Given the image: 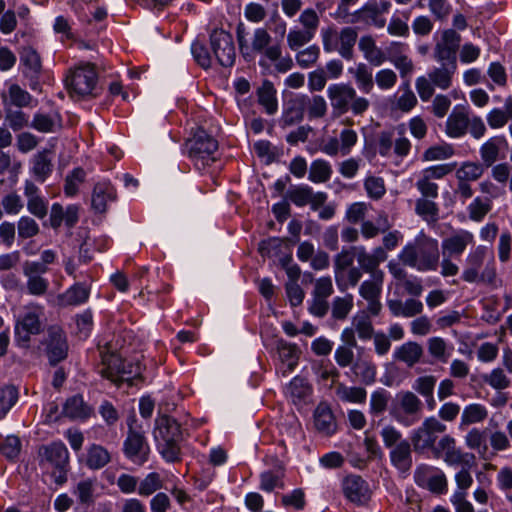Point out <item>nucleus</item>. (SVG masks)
Listing matches in <instances>:
<instances>
[{"label":"nucleus","instance_id":"f257e3e1","mask_svg":"<svg viewBox=\"0 0 512 512\" xmlns=\"http://www.w3.org/2000/svg\"><path fill=\"white\" fill-rule=\"evenodd\" d=\"M398 258L404 266L418 272H435L441 268L439 242L424 231L402 248Z\"/></svg>","mask_w":512,"mask_h":512},{"label":"nucleus","instance_id":"f03ea898","mask_svg":"<svg viewBox=\"0 0 512 512\" xmlns=\"http://www.w3.org/2000/svg\"><path fill=\"white\" fill-rule=\"evenodd\" d=\"M461 279L467 283L494 284L497 271L493 251L485 245L473 247L465 257Z\"/></svg>","mask_w":512,"mask_h":512},{"label":"nucleus","instance_id":"7ed1b4c3","mask_svg":"<svg viewBox=\"0 0 512 512\" xmlns=\"http://www.w3.org/2000/svg\"><path fill=\"white\" fill-rule=\"evenodd\" d=\"M475 244L473 232L466 229L453 230L441 241L442 259L440 275L444 278L456 276L460 268L452 257H460L468 247Z\"/></svg>","mask_w":512,"mask_h":512},{"label":"nucleus","instance_id":"20e7f679","mask_svg":"<svg viewBox=\"0 0 512 512\" xmlns=\"http://www.w3.org/2000/svg\"><path fill=\"white\" fill-rule=\"evenodd\" d=\"M439 66L429 70L426 76H419L415 81V88L423 102L429 101L435 93V88L448 90L453 83L454 75L457 72V62L436 61Z\"/></svg>","mask_w":512,"mask_h":512},{"label":"nucleus","instance_id":"39448f33","mask_svg":"<svg viewBox=\"0 0 512 512\" xmlns=\"http://www.w3.org/2000/svg\"><path fill=\"white\" fill-rule=\"evenodd\" d=\"M238 43L244 58H250L253 54H261L260 66H266V60H276L279 57L280 44H273V38L265 28L254 30L250 44L247 43L243 33L238 32Z\"/></svg>","mask_w":512,"mask_h":512},{"label":"nucleus","instance_id":"423d86ee","mask_svg":"<svg viewBox=\"0 0 512 512\" xmlns=\"http://www.w3.org/2000/svg\"><path fill=\"white\" fill-rule=\"evenodd\" d=\"M98 76L95 67L90 64H82L75 67L67 75L65 83L69 95L76 100L94 96L97 87Z\"/></svg>","mask_w":512,"mask_h":512},{"label":"nucleus","instance_id":"0eeeda50","mask_svg":"<svg viewBox=\"0 0 512 512\" xmlns=\"http://www.w3.org/2000/svg\"><path fill=\"white\" fill-rule=\"evenodd\" d=\"M422 402L411 391H402L396 395L390 408L391 417L399 424L410 427L421 419Z\"/></svg>","mask_w":512,"mask_h":512},{"label":"nucleus","instance_id":"6e6552de","mask_svg":"<svg viewBox=\"0 0 512 512\" xmlns=\"http://www.w3.org/2000/svg\"><path fill=\"white\" fill-rule=\"evenodd\" d=\"M307 106L309 119L322 118L327 112V103L320 95H315L309 98L306 95H300L293 101L291 107L285 117L284 122L287 125H292L300 122L304 117V107Z\"/></svg>","mask_w":512,"mask_h":512},{"label":"nucleus","instance_id":"1a4fd4ad","mask_svg":"<svg viewBox=\"0 0 512 512\" xmlns=\"http://www.w3.org/2000/svg\"><path fill=\"white\" fill-rule=\"evenodd\" d=\"M101 358L103 365L101 374L112 382H131L133 378L140 375L139 365H130V370L126 371L121 356L108 348L101 351Z\"/></svg>","mask_w":512,"mask_h":512},{"label":"nucleus","instance_id":"9d476101","mask_svg":"<svg viewBox=\"0 0 512 512\" xmlns=\"http://www.w3.org/2000/svg\"><path fill=\"white\" fill-rule=\"evenodd\" d=\"M436 457H443L444 462L452 467H474L475 455L463 452L456 447L455 439L450 435H444L434 448Z\"/></svg>","mask_w":512,"mask_h":512},{"label":"nucleus","instance_id":"9b49d317","mask_svg":"<svg viewBox=\"0 0 512 512\" xmlns=\"http://www.w3.org/2000/svg\"><path fill=\"white\" fill-rule=\"evenodd\" d=\"M189 157L195 162V165L206 166L210 161L215 160V152L218 149V143L205 131H198L194 137L187 142Z\"/></svg>","mask_w":512,"mask_h":512},{"label":"nucleus","instance_id":"f8f14e48","mask_svg":"<svg viewBox=\"0 0 512 512\" xmlns=\"http://www.w3.org/2000/svg\"><path fill=\"white\" fill-rule=\"evenodd\" d=\"M446 430V425L435 417L426 418L421 426L415 429L411 435V441L416 451H424L437 446L438 435Z\"/></svg>","mask_w":512,"mask_h":512},{"label":"nucleus","instance_id":"ddd939ff","mask_svg":"<svg viewBox=\"0 0 512 512\" xmlns=\"http://www.w3.org/2000/svg\"><path fill=\"white\" fill-rule=\"evenodd\" d=\"M383 280L384 273L376 272L359 286V295L363 300L367 301L366 310L372 316H377L382 308L380 296Z\"/></svg>","mask_w":512,"mask_h":512},{"label":"nucleus","instance_id":"4468645a","mask_svg":"<svg viewBox=\"0 0 512 512\" xmlns=\"http://www.w3.org/2000/svg\"><path fill=\"white\" fill-rule=\"evenodd\" d=\"M210 45L218 63L223 67L234 64L236 53L232 36L224 30H214L210 35Z\"/></svg>","mask_w":512,"mask_h":512},{"label":"nucleus","instance_id":"2eb2a0df","mask_svg":"<svg viewBox=\"0 0 512 512\" xmlns=\"http://www.w3.org/2000/svg\"><path fill=\"white\" fill-rule=\"evenodd\" d=\"M324 50L338 51L343 57H352V29L346 27L338 35L332 28L322 31Z\"/></svg>","mask_w":512,"mask_h":512},{"label":"nucleus","instance_id":"dca6fc26","mask_svg":"<svg viewBox=\"0 0 512 512\" xmlns=\"http://www.w3.org/2000/svg\"><path fill=\"white\" fill-rule=\"evenodd\" d=\"M461 36L454 29H446L441 33L433 50L435 61L457 62V50L459 49Z\"/></svg>","mask_w":512,"mask_h":512},{"label":"nucleus","instance_id":"f3484780","mask_svg":"<svg viewBox=\"0 0 512 512\" xmlns=\"http://www.w3.org/2000/svg\"><path fill=\"white\" fill-rule=\"evenodd\" d=\"M40 314L41 309L36 307L27 311L22 318L18 319L15 326V337L19 345L27 346L31 335L40 333Z\"/></svg>","mask_w":512,"mask_h":512},{"label":"nucleus","instance_id":"a211bd4d","mask_svg":"<svg viewBox=\"0 0 512 512\" xmlns=\"http://www.w3.org/2000/svg\"><path fill=\"white\" fill-rule=\"evenodd\" d=\"M124 453L136 464H143L149 453V446L143 434L130 425L128 436L124 442Z\"/></svg>","mask_w":512,"mask_h":512},{"label":"nucleus","instance_id":"6ab92c4d","mask_svg":"<svg viewBox=\"0 0 512 512\" xmlns=\"http://www.w3.org/2000/svg\"><path fill=\"white\" fill-rule=\"evenodd\" d=\"M327 95L330 99L333 114L341 116L349 110L352 101V88L348 84H333L328 87Z\"/></svg>","mask_w":512,"mask_h":512},{"label":"nucleus","instance_id":"aec40b11","mask_svg":"<svg viewBox=\"0 0 512 512\" xmlns=\"http://www.w3.org/2000/svg\"><path fill=\"white\" fill-rule=\"evenodd\" d=\"M40 461L43 465L64 468L68 462V451L63 443L55 442L39 449Z\"/></svg>","mask_w":512,"mask_h":512},{"label":"nucleus","instance_id":"412c9836","mask_svg":"<svg viewBox=\"0 0 512 512\" xmlns=\"http://www.w3.org/2000/svg\"><path fill=\"white\" fill-rule=\"evenodd\" d=\"M334 262L336 282L342 290H346L352 285V253L344 248Z\"/></svg>","mask_w":512,"mask_h":512},{"label":"nucleus","instance_id":"4be33fe9","mask_svg":"<svg viewBox=\"0 0 512 512\" xmlns=\"http://www.w3.org/2000/svg\"><path fill=\"white\" fill-rule=\"evenodd\" d=\"M24 195L27 198V210L39 219L46 217L48 202L39 194V188L32 181H25Z\"/></svg>","mask_w":512,"mask_h":512},{"label":"nucleus","instance_id":"5701e85b","mask_svg":"<svg viewBox=\"0 0 512 512\" xmlns=\"http://www.w3.org/2000/svg\"><path fill=\"white\" fill-rule=\"evenodd\" d=\"M48 334V357L52 364H56L66 357L68 346L63 331L59 327H51Z\"/></svg>","mask_w":512,"mask_h":512},{"label":"nucleus","instance_id":"b1692460","mask_svg":"<svg viewBox=\"0 0 512 512\" xmlns=\"http://www.w3.org/2000/svg\"><path fill=\"white\" fill-rule=\"evenodd\" d=\"M154 436L162 442L179 441L181 438L180 425L169 416H159L156 419Z\"/></svg>","mask_w":512,"mask_h":512},{"label":"nucleus","instance_id":"393cba45","mask_svg":"<svg viewBox=\"0 0 512 512\" xmlns=\"http://www.w3.org/2000/svg\"><path fill=\"white\" fill-rule=\"evenodd\" d=\"M507 145L504 136H494L488 139L479 150L482 164L485 167H491L499 159L501 150L505 149Z\"/></svg>","mask_w":512,"mask_h":512},{"label":"nucleus","instance_id":"a878e982","mask_svg":"<svg viewBox=\"0 0 512 512\" xmlns=\"http://www.w3.org/2000/svg\"><path fill=\"white\" fill-rule=\"evenodd\" d=\"M358 264L362 270L371 275L376 272H382L378 269L381 262L387 258L386 252L383 248L378 247L372 253H367L364 249H358L356 252Z\"/></svg>","mask_w":512,"mask_h":512},{"label":"nucleus","instance_id":"bb28decb","mask_svg":"<svg viewBox=\"0 0 512 512\" xmlns=\"http://www.w3.org/2000/svg\"><path fill=\"white\" fill-rule=\"evenodd\" d=\"M469 126V118L465 110L456 106L446 121V134L451 138L465 135Z\"/></svg>","mask_w":512,"mask_h":512},{"label":"nucleus","instance_id":"cd10ccee","mask_svg":"<svg viewBox=\"0 0 512 512\" xmlns=\"http://www.w3.org/2000/svg\"><path fill=\"white\" fill-rule=\"evenodd\" d=\"M115 197V190L110 183L99 182L95 185L92 193V207L96 212L103 213L106 211L107 204L112 202Z\"/></svg>","mask_w":512,"mask_h":512},{"label":"nucleus","instance_id":"c85d7f7f","mask_svg":"<svg viewBox=\"0 0 512 512\" xmlns=\"http://www.w3.org/2000/svg\"><path fill=\"white\" fill-rule=\"evenodd\" d=\"M315 428L324 435H330L336 430V422L331 408L326 403H320L314 412Z\"/></svg>","mask_w":512,"mask_h":512},{"label":"nucleus","instance_id":"c756f323","mask_svg":"<svg viewBox=\"0 0 512 512\" xmlns=\"http://www.w3.org/2000/svg\"><path fill=\"white\" fill-rule=\"evenodd\" d=\"M362 21L377 28H383L386 20L380 16V9L377 0L369 1L362 9L354 12V22Z\"/></svg>","mask_w":512,"mask_h":512},{"label":"nucleus","instance_id":"7c9ffc66","mask_svg":"<svg viewBox=\"0 0 512 512\" xmlns=\"http://www.w3.org/2000/svg\"><path fill=\"white\" fill-rule=\"evenodd\" d=\"M390 460L401 472H407L412 466L410 443L407 440L400 441L390 452Z\"/></svg>","mask_w":512,"mask_h":512},{"label":"nucleus","instance_id":"2f4dec72","mask_svg":"<svg viewBox=\"0 0 512 512\" xmlns=\"http://www.w3.org/2000/svg\"><path fill=\"white\" fill-rule=\"evenodd\" d=\"M364 58L373 66H380L386 61L385 53L376 46L371 36L361 37L358 43Z\"/></svg>","mask_w":512,"mask_h":512},{"label":"nucleus","instance_id":"473e14b6","mask_svg":"<svg viewBox=\"0 0 512 512\" xmlns=\"http://www.w3.org/2000/svg\"><path fill=\"white\" fill-rule=\"evenodd\" d=\"M512 119V96L506 97L503 108H493L486 116L487 123L492 129L503 128Z\"/></svg>","mask_w":512,"mask_h":512},{"label":"nucleus","instance_id":"72a5a7b5","mask_svg":"<svg viewBox=\"0 0 512 512\" xmlns=\"http://www.w3.org/2000/svg\"><path fill=\"white\" fill-rule=\"evenodd\" d=\"M422 355V346L412 341L402 344L394 351L395 360L405 363L408 367L418 363Z\"/></svg>","mask_w":512,"mask_h":512},{"label":"nucleus","instance_id":"f704fd0d","mask_svg":"<svg viewBox=\"0 0 512 512\" xmlns=\"http://www.w3.org/2000/svg\"><path fill=\"white\" fill-rule=\"evenodd\" d=\"M89 288L84 284H75L57 297L60 306H72L85 303L89 298Z\"/></svg>","mask_w":512,"mask_h":512},{"label":"nucleus","instance_id":"c9c22d12","mask_svg":"<svg viewBox=\"0 0 512 512\" xmlns=\"http://www.w3.org/2000/svg\"><path fill=\"white\" fill-rule=\"evenodd\" d=\"M481 380L484 384L497 391L508 389L511 386V378L508 376V373L500 367L482 374Z\"/></svg>","mask_w":512,"mask_h":512},{"label":"nucleus","instance_id":"e433bc0d","mask_svg":"<svg viewBox=\"0 0 512 512\" xmlns=\"http://www.w3.org/2000/svg\"><path fill=\"white\" fill-rule=\"evenodd\" d=\"M63 413L71 419H84L90 415L91 409L84 403L81 396L75 395L67 399L63 407Z\"/></svg>","mask_w":512,"mask_h":512},{"label":"nucleus","instance_id":"4c0bfd02","mask_svg":"<svg viewBox=\"0 0 512 512\" xmlns=\"http://www.w3.org/2000/svg\"><path fill=\"white\" fill-rule=\"evenodd\" d=\"M258 101L270 115L277 111L276 90L270 81H265L258 89Z\"/></svg>","mask_w":512,"mask_h":512},{"label":"nucleus","instance_id":"58836bf2","mask_svg":"<svg viewBox=\"0 0 512 512\" xmlns=\"http://www.w3.org/2000/svg\"><path fill=\"white\" fill-rule=\"evenodd\" d=\"M485 166L479 162L465 161L456 171L458 181L470 182L476 181L482 177Z\"/></svg>","mask_w":512,"mask_h":512},{"label":"nucleus","instance_id":"ea45409f","mask_svg":"<svg viewBox=\"0 0 512 512\" xmlns=\"http://www.w3.org/2000/svg\"><path fill=\"white\" fill-rule=\"evenodd\" d=\"M429 354L436 360L446 363L453 351L452 346H448L447 342L441 337H431L427 341Z\"/></svg>","mask_w":512,"mask_h":512},{"label":"nucleus","instance_id":"a19ab883","mask_svg":"<svg viewBox=\"0 0 512 512\" xmlns=\"http://www.w3.org/2000/svg\"><path fill=\"white\" fill-rule=\"evenodd\" d=\"M5 107L9 105H14L16 107H27L32 102V96L24 89H22L17 84H12L8 89V99L9 103L6 100V95H2Z\"/></svg>","mask_w":512,"mask_h":512},{"label":"nucleus","instance_id":"79ce46f5","mask_svg":"<svg viewBox=\"0 0 512 512\" xmlns=\"http://www.w3.org/2000/svg\"><path fill=\"white\" fill-rule=\"evenodd\" d=\"M415 212L426 222H436L438 220L439 208L431 198H419L415 203Z\"/></svg>","mask_w":512,"mask_h":512},{"label":"nucleus","instance_id":"37998d69","mask_svg":"<svg viewBox=\"0 0 512 512\" xmlns=\"http://www.w3.org/2000/svg\"><path fill=\"white\" fill-rule=\"evenodd\" d=\"M111 460L110 453L100 445H92L87 452L86 465L91 469H100Z\"/></svg>","mask_w":512,"mask_h":512},{"label":"nucleus","instance_id":"c03bdc74","mask_svg":"<svg viewBox=\"0 0 512 512\" xmlns=\"http://www.w3.org/2000/svg\"><path fill=\"white\" fill-rule=\"evenodd\" d=\"M354 375H356L365 384L374 382L376 367L370 357L360 356L357 363L354 364Z\"/></svg>","mask_w":512,"mask_h":512},{"label":"nucleus","instance_id":"a18cd8bd","mask_svg":"<svg viewBox=\"0 0 512 512\" xmlns=\"http://www.w3.org/2000/svg\"><path fill=\"white\" fill-rule=\"evenodd\" d=\"M492 209L489 198L476 197L467 207L470 220L481 222Z\"/></svg>","mask_w":512,"mask_h":512},{"label":"nucleus","instance_id":"49530a36","mask_svg":"<svg viewBox=\"0 0 512 512\" xmlns=\"http://www.w3.org/2000/svg\"><path fill=\"white\" fill-rule=\"evenodd\" d=\"M363 186L367 196L372 200H380L386 193L385 181L380 176L367 175Z\"/></svg>","mask_w":512,"mask_h":512},{"label":"nucleus","instance_id":"de8ad7c7","mask_svg":"<svg viewBox=\"0 0 512 512\" xmlns=\"http://www.w3.org/2000/svg\"><path fill=\"white\" fill-rule=\"evenodd\" d=\"M465 444L468 448L476 450L481 457H486L488 446L484 431L477 428L471 429L465 436Z\"/></svg>","mask_w":512,"mask_h":512},{"label":"nucleus","instance_id":"09e8293b","mask_svg":"<svg viewBox=\"0 0 512 512\" xmlns=\"http://www.w3.org/2000/svg\"><path fill=\"white\" fill-rule=\"evenodd\" d=\"M52 172V159L48 151L40 152L34 157L33 173L37 180L44 182Z\"/></svg>","mask_w":512,"mask_h":512},{"label":"nucleus","instance_id":"8fccbe9b","mask_svg":"<svg viewBox=\"0 0 512 512\" xmlns=\"http://www.w3.org/2000/svg\"><path fill=\"white\" fill-rule=\"evenodd\" d=\"M488 416L486 407L479 403L466 406L461 415V425H470L483 421Z\"/></svg>","mask_w":512,"mask_h":512},{"label":"nucleus","instance_id":"3c124183","mask_svg":"<svg viewBox=\"0 0 512 512\" xmlns=\"http://www.w3.org/2000/svg\"><path fill=\"white\" fill-rule=\"evenodd\" d=\"M320 57V48L317 45H310L298 50L295 55L297 65L302 69L314 66Z\"/></svg>","mask_w":512,"mask_h":512},{"label":"nucleus","instance_id":"603ef678","mask_svg":"<svg viewBox=\"0 0 512 512\" xmlns=\"http://www.w3.org/2000/svg\"><path fill=\"white\" fill-rule=\"evenodd\" d=\"M435 384L436 378L434 376L428 375L417 378L412 386V388L423 397L431 398V401H428V405L431 409H433L435 406V401L433 399Z\"/></svg>","mask_w":512,"mask_h":512},{"label":"nucleus","instance_id":"864d4df0","mask_svg":"<svg viewBox=\"0 0 512 512\" xmlns=\"http://www.w3.org/2000/svg\"><path fill=\"white\" fill-rule=\"evenodd\" d=\"M314 39L310 32L300 28H292L287 34V46L291 51H298Z\"/></svg>","mask_w":512,"mask_h":512},{"label":"nucleus","instance_id":"5fc2aeb1","mask_svg":"<svg viewBox=\"0 0 512 512\" xmlns=\"http://www.w3.org/2000/svg\"><path fill=\"white\" fill-rule=\"evenodd\" d=\"M455 150L450 144L434 145L426 149L423 153L424 161H439L451 158Z\"/></svg>","mask_w":512,"mask_h":512},{"label":"nucleus","instance_id":"6e6d98bb","mask_svg":"<svg viewBox=\"0 0 512 512\" xmlns=\"http://www.w3.org/2000/svg\"><path fill=\"white\" fill-rule=\"evenodd\" d=\"M345 344L337 348L335 358L340 366H347L352 362V331L345 329L342 334Z\"/></svg>","mask_w":512,"mask_h":512},{"label":"nucleus","instance_id":"4d7b16f0","mask_svg":"<svg viewBox=\"0 0 512 512\" xmlns=\"http://www.w3.org/2000/svg\"><path fill=\"white\" fill-rule=\"evenodd\" d=\"M332 170L328 162L315 160L312 162L309 171V179L315 183L326 182L331 176Z\"/></svg>","mask_w":512,"mask_h":512},{"label":"nucleus","instance_id":"13d9d810","mask_svg":"<svg viewBox=\"0 0 512 512\" xmlns=\"http://www.w3.org/2000/svg\"><path fill=\"white\" fill-rule=\"evenodd\" d=\"M355 77L360 90L368 93L373 88V73L372 68H370L365 63L358 64Z\"/></svg>","mask_w":512,"mask_h":512},{"label":"nucleus","instance_id":"bf43d9fd","mask_svg":"<svg viewBox=\"0 0 512 512\" xmlns=\"http://www.w3.org/2000/svg\"><path fill=\"white\" fill-rule=\"evenodd\" d=\"M303 30L310 32L314 37L319 27L320 19L316 11L312 8L303 10L298 18Z\"/></svg>","mask_w":512,"mask_h":512},{"label":"nucleus","instance_id":"052dcab7","mask_svg":"<svg viewBox=\"0 0 512 512\" xmlns=\"http://www.w3.org/2000/svg\"><path fill=\"white\" fill-rule=\"evenodd\" d=\"M511 252L512 235L508 230H504L501 232L497 244V253L499 261L502 264L507 263L511 258Z\"/></svg>","mask_w":512,"mask_h":512},{"label":"nucleus","instance_id":"680f3d73","mask_svg":"<svg viewBox=\"0 0 512 512\" xmlns=\"http://www.w3.org/2000/svg\"><path fill=\"white\" fill-rule=\"evenodd\" d=\"M31 126L39 132L51 133L55 131L58 124L56 117L44 113H37L33 118Z\"/></svg>","mask_w":512,"mask_h":512},{"label":"nucleus","instance_id":"e2e57ef3","mask_svg":"<svg viewBox=\"0 0 512 512\" xmlns=\"http://www.w3.org/2000/svg\"><path fill=\"white\" fill-rule=\"evenodd\" d=\"M18 399V392L13 386L0 390V419H2Z\"/></svg>","mask_w":512,"mask_h":512},{"label":"nucleus","instance_id":"0e129e2a","mask_svg":"<svg viewBox=\"0 0 512 512\" xmlns=\"http://www.w3.org/2000/svg\"><path fill=\"white\" fill-rule=\"evenodd\" d=\"M288 391L292 401L296 404L309 395L310 387L304 379L296 377L291 381Z\"/></svg>","mask_w":512,"mask_h":512},{"label":"nucleus","instance_id":"69168bd1","mask_svg":"<svg viewBox=\"0 0 512 512\" xmlns=\"http://www.w3.org/2000/svg\"><path fill=\"white\" fill-rule=\"evenodd\" d=\"M18 236L22 239H28L36 236L39 231V225L37 222L29 217L22 216L17 222Z\"/></svg>","mask_w":512,"mask_h":512},{"label":"nucleus","instance_id":"338daca9","mask_svg":"<svg viewBox=\"0 0 512 512\" xmlns=\"http://www.w3.org/2000/svg\"><path fill=\"white\" fill-rule=\"evenodd\" d=\"M162 488V480L159 474H148L139 484L138 493L141 496H149Z\"/></svg>","mask_w":512,"mask_h":512},{"label":"nucleus","instance_id":"774afa93","mask_svg":"<svg viewBox=\"0 0 512 512\" xmlns=\"http://www.w3.org/2000/svg\"><path fill=\"white\" fill-rule=\"evenodd\" d=\"M456 166H457L456 162L433 165V166L425 168L421 172V175H423L424 177H426L427 179H429L431 181L433 179H442L446 175L452 173L455 170Z\"/></svg>","mask_w":512,"mask_h":512}]
</instances>
